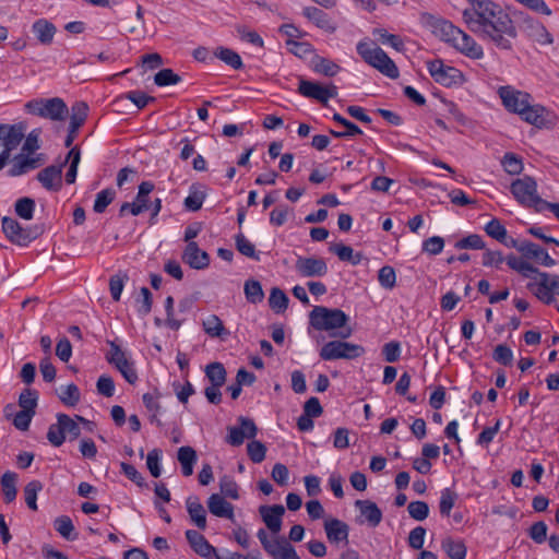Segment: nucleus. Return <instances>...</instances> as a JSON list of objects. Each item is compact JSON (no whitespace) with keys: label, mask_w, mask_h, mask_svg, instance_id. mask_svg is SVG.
I'll use <instances>...</instances> for the list:
<instances>
[{"label":"nucleus","mask_w":559,"mask_h":559,"mask_svg":"<svg viewBox=\"0 0 559 559\" xmlns=\"http://www.w3.org/2000/svg\"><path fill=\"white\" fill-rule=\"evenodd\" d=\"M462 17L468 29L499 50L511 51L518 29L510 14L492 0H467Z\"/></svg>","instance_id":"nucleus-1"},{"label":"nucleus","mask_w":559,"mask_h":559,"mask_svg":"<svg viewBox=\"0 0 559 559\" xmlns=\"http://www.w3.org/2000/svg\"><path fill=\"white\" fill-rule=\"evenodd\" d=\"M24 109L31 115L59 122L56 133L68 141L79 136L90 111L88 105L84 102H75L69 108L60 97L31 99L24 105Z\"/></svg>","instance_id":"nucleus-2"},{"label":"nucleus","mask_w":559,"mask_h":559,"mask_svg":"<svg viewBox=\"0 0 559 559\" xmlns=\"http://www.w3.org/2000/svg\"><path fill=\"white\" fill-rule=\"evenodd\" d=\"M497 93L504 108L520 116L523 121L538 129H551L557 124V115L540 104H533L530 93L511 85L500 86Z\"/></svg>","instance_id":"nucleus-3"},{"label":"nucleus","mask_w":559,"mask_h":559,"mask_svg":"<svg viewBox=\"0 0 559 559\" xmlns=\"http://www.w3.org/2000/svg\"><path fill=\"white\" fill-rule=\"evenodd\" d=\"M310 324L318 331H333L342 329L340 333H333L332 336H340L347 338L353 334V330L347 325L349 318L341 309L326 308L323 306H316L310 312Z\"/></svg>","instance_id":"nucleus-4"},{"label":"nucleus","mask_w":559,"mask_h":559,"mask_svg":"<svg viewBox=\"0 0 559 559\" xmlns=\"http://www.w3.org/2000/svg\"><path fill=\"white\" fill-rule=\"evenodd\" d=\"M439 32L444 41L449 43L465 57L479 60L484 58V49L471 35L454 26L451 22L443 21L439 25Z\"/></svg>","instance_id":"nucleus-5"},{"label":"nucleus","mask_w":559,"mask_h":559,"mask_svg":"<svg viewBox=\"0 0 559 559\" xmlns=\"http://www.w3.org/2000/svg\"><path fill=\"white\" fill-rule=\"evenodd\" d=\"M356 48L366 63L390 79L399 78L400 73L396 64L383 49L367 40L359 41Z\"/></svg>","instance_id":"nucleus-6"},{"label":"nucleus","mask_w":559,"mask_h":559,"mask_svg":"<svg viewBox=\"0 0 559 559\" xmlns=\"http://www.w3.org/2000/svg\"><path fill=\"white\" fill-rule=\"evenodd\" d=\"M38 142H24L20 154L14 156L10 170L12 176H21L29 170L38 168L46 160L43 154H38Z\"/></svg>","instance_id":"nucleus-7"},{"label":"nucleus","mask_w":559,"mask_h":559,"mask_svg":"<svg viewBox=\"0 0 559 559\" xmlns=\"http://www.w3.org/2000/svg\"><path fill=\"white\" fill-rule=\"evenodd\" d=\"M430 76L438 84L452 87L464 83L463 73L451 66H447L441 59H433L426 62Z\"/></svg>","instance_id":"nucleus-8"},{"label":"nucleus","mask_w":559,"mask_h":559,"mask_svg":"<svg viewBox=\"0 0 559 559\" xmlns=\"http://www.w3.org/2000/svg\"><path fill=\"white\" fill-rule=\"evenodd\" d=\"M510 189L515 200L524 206L534 207L537 211L543 202V199L537 193V183L530 176L514 180Z\"/></svg>","instance_id":"nucleus-9"},{"label":"nucleus","mask_w":559,"mask_h":559,"mask_svg":"<svg viewBox=\"0 0 559 559\" xmlns=\"http://www.w3.org/2000/svg\"><path fill=\"white\" fill-rule=\"evenodd\" d=\"M365 354L361 345L343 341H330L320 349L322 360L355 359Z\"/></svg>","instance_id":"nucleus-10"},{"label":"nucleus","mask_w":559,"mask_h":559,"mask_svg":"<svg viewBox=\"0 0 559 559\" xmlns=\"http://www.w3.org/2000/svg\"><path fill=\"white\" fill-rule=\"evenodd\" d=\"M2 230L12 243L22 247L27 246L40 235L38 229L23 228L17 221L8 216L2 218Z\"/></svg>","instance_id":"nucleus-11"},{"label":"nucleus","mask_w":559,"mask_h":559,"mask_svg":"<svg viewBox=\"0 0 559 559\" xmlns=\"http://www.w3.org/2000/svg\"><path fill=\"white\" fill-rule=\"evenodd\" d=\"M528 288L539 300L549 305L555 301L554 294L559 295V275L539 273V282L530 283Z\"/></svg>","instance_id":"nucleus-12"},{"label":"nucleus","mask_w":559,"mask_h":559,"mask_svg":"<svg viewBox=\"0 0 559 559\" xmlns=\"http://www.w3.org/2000/svg\"><path fill=\"white\" fill-rule=\"evenodd\" d=\"M298 92L305 97L316 99L325 105L330 98H334L337 95V87L333 84L322 86L317 82L300 80Z\"/></svg>","instance_id":"nucleus-13"},{"label":"nucleus","mask_w":559,"mask_h":559,"mask_svg":"<svg viewBox=\"0 0 559 559\" xmlns=\"http://www.w3.org/2000/svg\"><path fill=\"white\" fill-rule=\"evenodd\" d=\"M28 124L19 121L14 124L0 123V140H39L40 129H33L26 136Z\"/></svg>","instance_id":"nucleus-14"},{"label":"nucleus","mask_w":559,"mask_h":559,"mask_svg":"<svg viewBox=\"0 0 559 559\" xmlns=\"http://www.w3.org/2000/svg\"><path fill=\"white\" fill-rule=\"evenodd\" d=\"M295 267L304 277L324 276L328 273V265L322 258L299 257L296 260Z\"/></svg>","instance_id":"nucleus-15"},{"label":"nucleus","mask_w":559,"mask_h":559,"mask_svg":"<svg viewBox=\"0 0 559 559\" xmlns=\"http://www.w3.org/2000/svg\"><path fill=\"white\" fill-rule=\"evenodd\" d=\"M181 259L194 270H204L210 264V255L200 249L197 242H189L186 246Z\"/></svg>","instance_id":"nucleus-16"},{"label":"nucleus","mask_w":559,"mask_h":559,"mask_svg":"<svg viewBox=\"0 0 559 559\" xmlns=\"http://www.w3.org/2000/svg\"><path fill=\"white\" fill-rule=\"evenodd\" d=\"M63 163L51 165L37 174V180L49 191H59L62 187Z\"/></svg>","instance_id":"nucleus-17"},{"label":"nucleus","mask_w":559,"mask_h":559,"mask_svg":"<svg viewBox=\"0 0 559 559\" xmlns=\"http://www.w3.org/2000/svg\"><path fill=\"white\" fill-rule=\"evenodd\" d=\"M259 512L266 527L274 534L280 533L282 516L285 513L284 507L282 504L261 506Z\"/></svg>","instance_id":"nucleus-18"},{"label":"nucleus","mask_w":559,"mask_h":559,"mask_svg":"<svg viewBox=\"0 0 559 559\" xmlns=\"http://www.w3.org/2000/svg\"><path fill=\"white\" fill-rule=\"evenodd\" d=\"M519 251L528 259H534L537 263L544 266H554L556 261L548 254V252L538 245L531 241H522Z\"/></svg>","instance_id":"nucleus-19"},{"label":"nucleus","mask_w":559,"mask_h":559,"mask_svg":"<svg viewBox=\"0 0 559 559\" xmlns=\"http://www.w3.org/2000/svg\"><path fill=\"white\" fill-rule=\"evenodd\" d=\"M324 531L330 543H348L349 526L345 522L338 519L326 520L324 522Z\"/></svg>","instance_id":"nucleus-20"},{"label":"nucleus","mask_w":559,"mask_h":559,"mask_svg":"<svg viewBox=\"0 0 559 559\" xmlns=\"http://www.w3.org/2000/svg\"><path fill=\"white\" fill-rule=\"evenodd\" d=\"M209 511L218 518L234 520V506L219 493H212L207 499Z\"/></svg>","instance_id":"nucleus-21"},{"label":"nucleus","mask_w":559,"mask_h":559,"mask_svg":"<svg viewBox=\"0 0 559 559\" xmlns=\"http://www.w3.org/2000/svg\"><path fill=\"white\" fill-rule=\"evenodd\" d=\"M270 549H264L273 559H299L295 548L284 537L270 542Z\"/></svg>","instance_id":"nucleus-22"},{"label":"nucleus","mask_w":559,"mask_h":559,"mask_svg":"<svg viewBox=\"0 0 559 559\" xmlns=\"http://www.w3.org/2000/svg\"><path fill=\"white\" fill-rule=\"evenodd\" d=\"M186 538L189 542L191 548L201 557L210 558L213 554H216L215 548L201 533L194 530H188L186 532Z\"/></svg>","instance_id":"nucleus-23"},{"label":"nucleus","mask_w":559,"mask_h":559,"mask_svg":"<svg viewBox=\"0 0 559 559\" xmlns=\"http://www.w3.org/2000/svg\"><path fill=\"white\" fill-rule=\"evenodd\" d=\"M32 32L41 45L49 46L53 41L57 28L47 19H38L33 23Z\"/></svg>","instance_id":"nucleus-24"},{"label":"nucleus","mask_w":559,"mask_h":559,"mask_svg":"<svg viewBox=\"0 0 559 559\" xmlns=\"http://www.w3.org/2000/svg\"><path fill=\"white\" fill-rule=\"evenodd\" d=\"M304 15L316 24L317 27L325 31L326 33H334L336 25L330 20L328 14L316 7H308L304 9Z\"/></svg>","instance_id":"nucleus-25"},{"label":"nucleus","mask_w":559,"mask_h":559,"mask_svg":"<svg viewBox=\"0 0 559 559\" xmlns=\"http://www.w3.org/2000/svg\"><path fill=\"white\" fill-rule=\"evenodd\" d=\"M355 507L359 510L360 514L365 518L371 527H376L381 523L382 511L373 501L356 500Z\"/></svg>","instance_id":"nucleus-26"},{"label":"nucleus","mask_w":559,"mask_h":559,"mask_svg":"<svg viewBox=\"0 0 559 559\" xmlns=\"http://www.w3.org/2000/svg\"><path fill=\"white\" fill-rule=\"evenodd\" d=\"M186 507L190 520L200 530L206 528V512L197 496H190L186 500Z\"/></svg>","instance_id":"nucleus-27"},{"label":"nucleus","mask_w":559,"mask_h":559,"mask_svg":"<svg viewBox=\"0 0 559 559\" xmlns=\"http://www.w3.org/2000/svg\"><path fill=\"white\" fill-rule=\"evenodd\" d=\"M177 460L181 465L182 475L186 477L191 476L193 474V466L198 460L195 450L189 445L179 448Z\"/></svg>","instance_id":"nucleus-28"},{"label":"nucleus","mask_w":559,"mask_h":559,"mask_svg":"<svg viewBox=\"0 0 559 559\" xmlns=\"http://www.w3.org/2000/svg\"><path fill=\"white\" fill-rule=\"evenodd\" d=\"M204 332L211 337L225 340L229 331L224 326L223 321L216 314H210L202 321Z\"/></svg>","instance_id":"nucleus-29"},{"label":"nucleus","mask_w":559,"mask_h":559,"mask_svg":"<svg viewBox=\"0 0 559 559\" xmlns=\"http://www.w3.org/2000/svg\"><path fill=\"white\" fill-rule=\"evenodd\" d=\"M154 185L151 181H143L139 186L135 197V206L132 209V215L136 216L148 209V194L153 191Z\"/></svg>","instance_id":"nucleus-30"},{"label":"nucleus","mask_w":559,"mask_h":559,"mask_svg":"<svg viewBox=\"0 0 559 559\" xmlns=\"http://www.w3.org/2000/svg\"><path fill=\"white\" fill-rule=\"evenodd\" d=\"M441 547L451 559H465L467 548L463 540H454L447 537L441 542Z\"/></svg>","instance_id":"nucleus-31"},{"label":"nucleus","mask_w":559,"mask_h":559,"mask_svg":"<svg viewBox=\"0 0 559 559\" xmlns=\"http://www.w3.org/2000/svg\"><path fill=\"white\" fill-rule=\"evenodd\" d=\"M81 160V151L79 146H73L70 148V151L67 154V157L64 159L63 165L69 163V169L66 174V182L69 185H72L75 182L76 179V173H78V166Z\"/></svg>","instance_id":"nucleus-32"},{"label":"nucleus","mask_w":559,"mask_h":559,"mask_svg":"<svg viewBox=\"0 0 559 559\" xmlns=\"http://www.w3.org/2000/svg\"><path fill=\"white\" fill-rule=\"evenodd\" d=\"M330 251L335 253L341 261L349 262L353 265H358L364 258V255L360 252L354 253L352 247L343 243L332 245L330 247Z\"/></svg>","instance_id":"nucleus-33"},{"label":"nucleus","mask_w":559,"mask_h":559,"mask_svg":"<svg viewBox=\"0 0 559 559\" xmlns=\"http://www.w3.org/2000/svg\"><path fill=\"white\" fill-rule=\"evenodd\" d=\"M311 63L313 71L325 76H334L341 70V67L337 63L320 56H314Z\"/></svg>","instance_id":"nucleus-34"},{"label":"nucleus","mask_w":559,"mask_h":559,"mask_svg":"<svg viewBox=\"0 0 559 559\" xmlns=\"http://www.w3.org/2000/svg\"><path fill=\"white\" fill-rule=\"evenodd\" d=\"M333 120L336 121L341 129L340 130H331V134L335 138H342V136H353L361 134V130L350 122L349 120L345 119L338 114H334Z\"/></svg>","instance_id":"nucleus-35"},{"label":"nucleus","mask_w":559,"mask_h":559,"mask_svg":"<svg viewBox=\"0 0 559 559\" xmlns=\"http://www.w3.org/2000/svg\"><path fill=\"white\" fill-rule=\"evenodd\" d=\"M213 56L230 66L235 70H240L243 67L240 56L229 48L218 47L213 52Z\"/></svg>","instance_id":"nucleus-36"},{"label":"nucleus","mask_w":559,"mask_h":559,"mask_svg":"<svg viewBox=\"0 0 559 559\" xmlns=\"http://www.w3.org/2000/svg\"><path fill=\"white\" fill-rule=\"evenodd\" d=\"M15 481H16V474L13 472H5L1 477L0 484L2 487L4 501L7 503L12 502L16 498L17 491H16Z\"/></svg>","instance_id":"nucleus-37"},{"label":"nucleus","mask_w":559,"mask_h":559,"mask_svg":"<svg viewBox=\"0 0 559 559\" xmlns=\"http://www.w3.org/2000/svg\"><path fill=\"white\" fill-rule=\"evenodd\" d=\"M38 393L32 389H24L19 396V406L21 411L36 414Z\"/></svg>","instance_id":"nucleus-38"},{"label":"nucleus","mask_w":559,"mask_h":559,"mask_svg":"<svg viewBox=\"0 0 559 559\" xmlns=\"http://www.w3.org/2000/svg\"><path fill=\"white\" fill-rule=\"evenodd\" d=\"M205 374L211 384L223 385L226 381V370L221 362H211L205 368Z\"/></svg>","instance_id":"nucleus-39"},{"label":"nucleus","mask_w":559,"mask_h":559,"mask_svg":"<svg viewBox=\"0 0 559 559\" xmlns=\"http://www.w3.org/2000/svg\"><path fill=\"white\" fill-rule=\"evenodd\" d=\"M243 292L247 300L251 304L261 302L264 298V293L259 281L248 280L245 282Z\"/></svg>","instance_id":"nucleus-40"},{"label":"nucleus","mask_w":559,"mask_h":559,"mask_svg":"<svg viewBox=\"0 0 559 559\" xmlns=\"http://www.w3.org/2000/svg\"><path fill=\"white\" fill-rule=\"evenodd\" d=\"M59 399L67 406H75L81 400V393L78 385L70 383L66 386H62L60 389Z\"/></svg>","instance_id":"nucleus-41"},{"label":"nucleus","mask_w":559,"mask_h":559,"mask_svg":"<svg viewBox=\"0 0 559 559\" xmlns=\"http://www.w3.org/2000/svg\"><path fill=\"white\" fill-rule=\"evenodd\" d=\"M269 305L270 308L274 310L276 313H281L287 309L288 297L281 288L273 287L271 289Z\"/></svg>","instance_id":"nucleus-42"},{"label":"nucleus","mask_w":559,"mask_h":559,"mask_svg":"<svg viewBox=\"0 0 559 559\" xmlns=\"http://www.w3.org/2000/svg\"><path fill=\"white\" fill-rule=\"evenodd\" d=\"M55 528L56 531L66 539L74 540L76 539V535L73 534L74 525L72 520L67 515H61L55 520Z\"/></svg>","instance_id":"nucleus-43"},{"label":"nucleus","mask_w":559,"mask_h":559,"mask_svg":"<svg viewBox=\"0 0 559 559\" xmlns=\"http://www.w3.org/2000/svg\"><path fill=\"white\" fill-rule=\"evenodd\" d=\"M43 490V484L39 480H32L24 487V498L27 507L37 510V493Z\"/></svg>","instance_id":"nucleus-44"},{"label":"nucleus","mask_w":559,"mask_h":559,"mask_svg":"<svg viewBox=\"0 0 559 559\" xmlns=\"http://www.w3.org/2000/svg\"><path fill=\"white\" fill-rule=\"evenodd\" d=\"M457 493L450 488H444L441 491L440 501H439V511L441 515L449 516L452 508L454 507L457 500Z\"/></svg>","instance_id":"nucleus-45"},{"label":"nucleus","mask_w":559,"mask_h":559,"mask_svg":"<svg viewBox=\"0 0 559 559\" xmlns=\"http://www.w3.org/2000/svg\"><path fill=\"white\" fill-rule=\"evenodd\" d=\"M181 82V76L175 73L171 69L165 68L159 70L154 76V83L157 86L176 85Z\"/></svg>","instance_id":"nucleus-46"},{"label":"nucleus","mask_w":559,"mask_h":559,"mask_svg":"<svg viewBox=\"0 0 559 559\" xmlns=\"http://www.w3.org/2000/svg\"><path fill=\"white\" fill-rule=\"evenodd\" d=\"M219 489L222 496L233 500L239 499V487L237 483L228 475H224L219 479Z\"/></svg>","instance_id":"nucleus-47"},{"label":"nucleus","mask_w":559,"mask_h":559,"mask_svg":"<svg viewBox=\"0 0 559 559\" xmlns=\"http://www.w3.org/2000/svg\"><path fill=\"white\" fill-rule=\"evenodd\" d=\"M236 248L237 250L245 257L251 258L253 260L259 261L260 257L255 252L254 245L251 243L243 234H238L235 237Z\"/></svg>","instance_id":"nucleus-48"},{"label":"nucleus","mask_w":559,"mask_h":559,"mask_svg":"<svg viewBox=\"0 0 559 559\" xmlns=\"http://www.w3.org/2000/svg\"><path fill=\"white\" fill-rule=\"evenodd\" d=\"M57 420L61 425L64 436L68 433L71 439H76L81 435L78 423L67 414H58Z\"/></svg>","instance_id":"nucleus-49"},{"label":"nucleus","mask_w":559,"mask_h":559,"mask_svg":"<svg viewBox=\"0 0 559 559\" xmlns=\"http://www.w3.org/2000/svg\"><path fill=\"white\" fill-rule=\"evenodd\" d=\"M35 210V202L31 198H21L15 203V213L23 219L29 221L33 218Z\"/></svg>","instance_id":"nucleus-50"},{"label":"nucleus","mask_w":559,"mask_h":559,"mask_svg":"<svg viewBox=\"0 0 559 559\" xmlns=\"http://www.w3.org/2000/svg\"><path fill=\"white\" fill-rule=\"evenodd\" d=\"M116 192L112 189H104L96 194L93 210L96 213L105 212L106 207L114 201Z\"/></svg>","instance_id":"nucleus-51"},{"label":"nucleus","mask_w":559,"mask_h":559,"mask_svg":"<svg viewBox=\"0 0 559 559\" xmlns=\"http://www.w3.org/2000/svg\"><path fill=\"white\" fill-rule=\"evenodd\" d=\"M492 358L500 365L511 366L513 362V352L508 345L499 344L492 352Z\"/></svg>","instance_id":"nucleus-52"},{"label":"nucleus","mask_w":559,"mask_h":559,"mask_svg":"<svg viewBox=\"0 0 559 559\" xmlns=\"http://www.w3.org/2000/svg\"><path fill=\"white\" fill-rule=\"evenodd\" d=\"M378 281L385 289H392L396 283V274L392 266L384 265L378 272Z\"/></svg>","instance_id":"nucleus-53"},{"label":"nucleus","mask_w":559,"mask_h":559,"mask_svg":"<svg viewBox=\"0 0 559 559\" xmlns=\"http://www.w3.org/2000/svg\"><path fill=\"white\" fill-rule=\"evenodd\" d=\"M501 163L504 170L510 175H519L523 170L522 160L514 153H507Z\"/></svg>","instance_id":"nucleus-54"},{"label":"nucleus","mask_w":559,"mask_h":559,"mask_svg":"<svg viewBox=\"0 0 559 559\" xmlns=\"http://www.w3.org/2000/svg\"><path fill=\"white\" fill-rule=\"evenodd\" d=\"M407 510L411 518L416 521H424L429 514V506L425 501H413L408 504Z\"/></svg>","instance_id":"nucleus-55"},{"label":"nucleus","mask_w":559,"mask_h":559,"mask_svg":"<svg viewBox=\"0 0 559 559\" xmlns=\"http://www.w3.org/2000/svg\"><path fill=\"white\" fill-rule=\"evenodd\" d=\"M373 35L378 36L382 44L390 45L397 51H401L404 48L403 40L397 35L389 34L383 28L374 29Z\"/></svg>","instance_id":"nucleus-56"},{"label":"nucleus","mask_w":559,"mask_h":559,"mask_svg":"<svg viewBox=\"0 0 559 559\" xmlns=\"http://www.w3.org/2000/svg\"><path fill=\"white\" fill-rule=\"evenodd\" d=\"M485 231L488 236L498 240L499 242L503 241L507 236L506 227L497 218H492L490 222L487 223V225L485 226Z\"/></svg>","instance_id":"nucleus-57"},{"label":"nucleus","mask_w":559,"mask_h":559,"mask_svg":"<svg viewBox=\"0 0 559 559\" xmlns=\"http://www.w3.org/2000/svg\"><path fill=\"white\" fill-rule=\"evenodd\" d=\"M456 249H485V242L483 238L477 234L468 235L455 243Z\"/></svg>","instance_id":"nucleus-58"},{"label":"nucleus","mask_w":559,"mask_h":559,"mask_svg":"<svg viewBox=\"0 0 559 559\" xmlns=\"http://www.w3.org/2000/svg\"><path fill=\"white\" fill-rule=\"evenodd\" d=\"M247 452L253 463H261L265 459L266 448L262 442L253 440L247 444Z\"/></svg>","instance_id":"nucleus-59"},{"label":"nucleus","mask_w":559,"mask_h":559,"mask_svg":"<svg viewBox=\"0 0 559 559\" xmlns=\"http://www.w3.org/2000/svg\"><path fill=\"white\" fill-rule=\"evenodd\" d=\"M547 524L543 521L535 522L528 530L530 537L536 544H543L547 538Z\"/></svg>","instance_id":"nucleus-60"},{"label":"nucleus","mask_w":559,"mask_h":559,"mask_svg":"<svg viewBox=\"0 0 559 559\" xmlns=\"http://www.w3.org/2000/svg\"><path fill=\"white\" fill-rule=\"evenodd\" d=\"M97 392L106 397H111L115 394V382L111 377L103 374L98 378L96 383Z\"/></svg>","instance_id":"nucleus-61"},{"label":"nucleus","mask_w":559,"mask_h":559,"mask_svg":"<svg viewBox=\"0 0 559 559\" xmlns=\"http://www.w3.org/2000/svg\"><path fill=\"white\" fill-rule=\"evenodd\" d=\"M444 247V240L440 236H432L423 242V251L429 254H439Z\"/></svg>","instance_id":"nucleus-62"},{"label":"nucleus","mask_w":559,"mask_h":559,"mask_svg":"<svg viewBox=\"0 0 559 559\" xmlns=\"http://www.w3.org/2000/svg\"><path fill=\"white\" fill-rule=\"evenodd\" d=\"M160 454H162V452L159 449H153L147 454L146 465H147V468L153 477H159V475H160V467H159Z\"/></svg>","instance_id":"nucleus-63"},{"label":"nucleus","mask_w":559,"mask_h":559,"mask_svg":"<svg viewBox=\"0 0 559 559\" xmlns=\"http://www.w3.org/2000/svg\"><path fill=\"white\" fill-rule=\"evenodd\" d=\"M47 439L53 447L62 445L66 440V436L59 421L50 425L47 432Z\"/></svg>","instance_id":"nucleus-64"}]
</instances>
